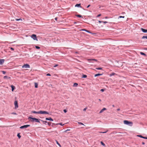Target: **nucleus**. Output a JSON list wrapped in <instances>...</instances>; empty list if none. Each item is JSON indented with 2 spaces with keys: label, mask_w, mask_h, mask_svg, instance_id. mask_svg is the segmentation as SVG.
I'll return each mask as SVG.
<instances>
[{
  "label": "nucleus",
  "mask_w": 147,
  "mask_h": 147,
  "mask_svg": "<svg viewBox=\"0 0 147 147\" xmlns=\"http://www.w3.org/2000/svg\"><path fill=\"white\" fill-rule=\"evenodd\" d=\"M98 22L100 23H101L102 22L101 21H98Z\"/></svg>",
  "instance_id": "nucleus-52"
},
{
  "label": "nucleus",
  "mask_w": 147,
  "mask_h": 147,
  "mask_svg": "<svg viewBox=\"0 0 147 147\" xmlns=\"http://www.w3.org/2000/svg\"><path fill=\"white\" fill-rule=\"evenodd\" d=\"M146 139H147V137H146Z\"/></svg>",
  "instance_id": "nucleus-60"
},
{
  "label": "nucleus",
  "mask_w": 147,
  "mask_h": 147,
  "mask_svg": "<svg viewBox=\"0 0 147 147\" xmlns=\"http://www.w3.org/2000/svg\"><path fill=\"white\" fill-rule=\"evenodd\" d=\"M119 134H122V133H121V132H119Z\"/></svg>",
  "instance_id": "nucleus-58"
},
{
  "label": "nucleus",
  "mask_w": 147,
  "mask_h": 147,
  "mask_svg": "<svg viewBox=\"0 0 147 147\" xmlns=\"http://www.w3.org/2000/svg\"><path fill=\"white\" fill-rule=\"evenodd\" d=\"M16 20L17 21H22V20L21 19H16Z\"/></svg>",
  "instance_id": "nucleus-24"
},
{
  "label": "nucleus",
  "mask_w": 147,
  "mask_h": 147,
  "mask_svg": "<svg viewBox=\"0 0 147 147\" xmlns=\"http://www.w3.org/2000/svg\"><path fill=\"white\" fill-rule=\"evenodd\" d=\"M87 77V76L85 75H83L82 77V78H86Z\"/></svg>",
  "instance_id": "nucleus-20"
},
{
  "label": "nucleus",
  "mask_w": 147,
  "mask_h": 147,
  "mask_svg": "<svg viewBox=\"0 0 147 147\" xmlns=\"http://www.w3.org/2000/svg\"><path fill=\"white\" fill-rule=\"evenodd\" d=\"M123 123L125 124L128 125L130 126H132L133 124L132 122L128 121L127 120L124 121Z\"/></svg>",
  "instance_id": "nucleus-1"
},
{
  "label": "nucleus",
  "mask_w": 147,
  "mask_h": 147,
  "mask_svg": "<svg viewBox=\"0 0 147 147\" xmlns=\"http://www.w3.org/2000/svg\"><path fill=\"white\" fill-rule=\"evenodd\" d=\"M69 130H69V129H67V130H66V131H69Z\"/></svg>",
  "instance_id": "nucleus-54"
},
{
  "label": "nucleus",
  "mask_w": 147,
  "mask_h": 147,
  "mask_svg": "<svg viewBox=\"0 0 147 147\" xmlns=\"http://www.w3.org/2000/svg\"><path fill=\"white\" fill-rule=\"evenodd\" d=\"M141 30L143 33H147V29H145L143 28H141Z\"/></svg>",
  "instance_id": "nucleus-9"
},
{
  "label": "nucleus",
  "mask_w": 147,
  "mask_h": 147,
  "mask_svg": "<svg viewBox=\"0 0 147 147\" xmlns=\"http://www.w3.org/2000/svg\"><path fill=\"white\" fill-rule=\"evenodd\" d=\"M47 76H51V75L49 74H47Z\"/></svg>",
  "instance_id": "nucleus-42"
},
{
  "label": "nucleus",
  "mask_w": 147,
  "mask_h": 147,
  "mask_svg": "<svg viewBox=\"0 0 147 147\" xmlns=\"http://www.w3.org/2000/svg\"><path fill=\"white\" fill-rule=\"evenodd\" d=\"M90 61H88L90 63V64H91V65H92V62H90Z\"/></svg>",
  "instance_id": "nucleus-44"
},
{
  "label": "nucleus",
  "mask_w": 147,
  "mask_h": 147,
  "mask_svg": "<svg viewBox=\"0 0 147 147\" xmlns=\"http://www.w3.org/2000/svg\"><path fill=\"white\" fill-rule=\"evenodd\" d=\"M53 124V125H62V126H63V125H64L62 124V123H56V124L54 123Z\"/></svg>",
  "instance_id": "nucleus-16"
},
{
  "label": "nucleus",
  "mask_w": 147,
  "mask_h": 147,
  "mask_svg": "<svg viewBox=\"0 0 147 147\" xmlns=\"http://www.w3.org/2000/svg\"><path fill=\"white\" fill-rule=\"evenodd\" d=\"M45 119L46 120L50 121H53V119L51 117L46 118Z\"/></svg>",
  "instance_id": "nucleus-8"
},
{
  "label": "nucleus",
  "mask_w": 147,
  "mask_h": 147,
  "mask_svg": "<svg viewBox=\"0 0 147 147\" xmlns=\"http://www.w3.org/2000/svg\"><path fill=\"white\" fill-rule=\"evenodd\" d=\"M63 111L65 113H66L67 112V111L66 109H64L63 110Z\"/></svg>",
  "instance_id": "nucleus-36"
},
{
  "label": "nucleus",
  "mask_w": 147,
  "mask_h": 147,
  "mask_svg": "<svg viewBox=\"0 0 147 147\" xmlns=\"http://www.w3.org/2000/svg\"><path fill=\"white\" fill-rule=\"evenodd\" d=\"M90 6V5H89L87 6V8L89 7Z\"/></svg>",
  "instance_id": "nucleus-48"
},
{
  "label": "nucleus",
  "mask_w": 147,
  "mask_h": 147,
  "mask_svg": "<svg viewBox=\"0 0 147 147\" xmlns=\"http://www.w3.org/2000/svg\"><path fill=\"white\" fill-rule=\"evenodd\" d=\"M80 5H81V4L80 3L77 4H76L75 5V7H81V6Z\"/></svg>",
  "instance_id": "nucleus-11"
},
{
  "label": "nucleus",
  "mask_w": 147,
  "mask_h": 147,
  "mask_svg": "<svg viewBox=\"0 0 147 147\" xmlns=\"http://www.w3.org/2000/svg\"><path fill=\"white\" fill-rule=\"evenodd\" d=\"M37 49H40V47H39L36 46L35 47Z\"/></svg>",
  "instance_id": "nucleus-33"
},
{
  "label": "nucleus",
  "mask_w": 147,
  "mask_h": 147,
  "mask_svg": "<svg viewBox=\"0 0 147 147\" xmlns=\"http://www.w3.org/2000/svg\"><path fill=\"white\" fill-rule=\"evenodd\" d=\"M105 18H106V19H107V17H105Z\"/></svg>",
  "instance_id": "nucleus-57"
},
{
  "label": "nucleus",
  "mask_w": 147,
  "mask_h": 147,
  "mask_svg": "<svg viewBox=\"0 0 147 147\" xmlns=\"http://www.w3.org/2000/svg\"><path fill=\"white\" fill-rule=\"evenodd\" d=\"M96 69L98 70H102V68L101 67L97 68H96Z\"/></svg>",
  "instance_id": "nucleus-31"
},
{
  "label": "nucleus",
  "mask_w": 147,
  "mask_h": 147,
  "mask_svg": "<svg viewBox=\"0 0 147 147\" xmlns=\"http://www.w3.org/2000/svg\"><path fill=\"white\" fill-rule=\"evenodd\" d=\"M41 121L43 122V123H47V121H43L42 120H41Z\"/></svg>",
  "instance_id": "nucleus-38"
},
{
  "label": "nucleus",
  "mask_w": 147,
  "mask_h": 147,
  "mask_svg": "<svg viewBox=\"0 0 147 147\" xmlns=\"http://www.w3.org/2000/svg\"><path fill=\"white\" fill-rule=\"evenodd\" d=\"M83 30V31H85L86 32H88V33H90V32H89L88 31H87L86 30Z\"/></svg>",
  "instance_id": "nucleus-30"
},
{
  "label": "nucleus",
  "mask_w": 147,
  "mask_h": 147,
  "mask_svg": "<svg viewBox=\"0 0 147 147\" xmlns=\"http://www.w3.org/2000/svg\"><path fill=\"white\" fill-rule=\"evenodd\" d=\"M142 38L143 39H144V38H146V39H147V36H143L142 37Z\"/></svg>",
  "instance_id": "nucleus-23"
},
{
  "label": "nucleus",
  "mask_w": 147,
  "mask_h": 147,
  "mask_svg": "<svg viewBox=\"0 0 147 147\" xmlns=\"http://www.w3.org/2000/svg\"><path fill=\"white\" fill-rule=\"evenodd\" d=\"M86 109H87V108H84L83 109V111H86Z\"/></svg>",
  "instance_id": "nucleus-39"
},
{
  "label": "nucleus",
  "mask_w": 147,
  "mask_h": 147,
  "mask_svg": "<svg viewBox=\"0 0 147 147\" xmlns=\"http://www.w3.org/2000/svg\"><path fill=\"white\" fill-rule=\"evenodd\" d=\"M106 109L105 108H103V109H102L101 111H100V113H102Z\"/></svg>",
  "instance_id": "nucleus-13"
},
{
  "label": "nucleus",
  "mask_w": 147,
  "mask_h": 147,
  "mask_svg": "<svg viewBox=\"0 0 147 147\" xmlns=\"http://www.w3.org/2000/svg\"><path fill=\"white\" fill-rule=\"evenodd\" d=\"M58 65L57 64H56L54 66V67H56Z\"/></svg>",
  "instance_id": "nucleus-41"
},
{
  "label": "nucleus",
  "mask_w": 147,
  "mask_h": 147,
  "mask_svg": "<svg viewBox=\"0 0 147 147\" xmlns=\"http://www.w3.org/2000/svg\"><path fill=\"white\" fill-rule=\"evenodd\" d=\"M76 16L77 17H78L81 18L82 17V16L81 15H77Z\"/></svg>",
  "instance_id": "nucleus-29"
},
{
  "label": "nucleus",
  "mask_w": 147,
  "mask_h": 147,
  "mask_svg": "<svg viewBox=\"0 0 147 147\" xmlns=\"http://www.w3.org/2000/svg\"><path fill=\"white\" fill-rule=\"evenodd\" d=\"M28 119H32V122H33L34 121L36 122H38L39 123H40V121L39 120L36 118H32L30 117H29L28 118Z\"/></svg>",
  "instance_id": "nucleus-2"
},
{
  "label": "nucleus",
  "mask_w": 147,
  "mask_h": 147,
  "mask_svg": "<svg viewBox=\"0 0 147 147\" xmlns=\"http://www.w3.org/2000/svg\"><path fill=\"white\" fill-rule=\"evenodd\" d=\"M11 114H13L15 115H17V114L15 113H11Z\"/></svg>",
  "instance_id": "nucleus-40"
},
{
  "label": "nucleus",
  "mask_w": 147,
  "mask_h": 147,
  "mask_svg": "<svg viewBox=\"0 0 147 147\" xmlns=\"http://www.w3.org/2000/svg\"><path fill=\"white\" fill-rule=\"evenodd\" d=\"M11 91L12 92H13L15 89V87L13 85H11Z\"/></svg>",
  "instance_id": "nucleus-12"
},
{
  "label": "nucleus",
  "mask_w": 147,
  "mask_h": 147,
  "mask_svg": "<svg viewBox=\"0 0 147 147\" xmlns=\"http://www.w3.org/2000/svg\"><path fill=\"white\" fill-rule=\"evenodd\" d=\"M30 125H25L22 126H21L20 127V129H23L24 128H27L28 127H30Z\"/></svg>",
  "instance_id": "nucleus-6"
},
{
  "label": "nucleus",
  "mask_w": 147,
  "mask_h": 147,
  "mask_svg": "<svg viewBox=\"0 0 147 147\" xmlns=\"http://www.w3.org/2000/svg\"><path fill=\"white\" fill-rule=\"evenodd\" d=\"M55 20H57V18H55Z\"/></svg>",
  "instance_id": "nucleus-56"
},
{
  "label": "nucleus",
  "mask_w": 147,
  "mask_h": 147,
  "mask_svg": "<svg viewBox=\"0 0 147 147\" xmlns=\"http://www.w3.org/2000/svg\"><path fill=\"white\" fill-rule=\"evenodd\" d=\"M144 138V139H146V137H143L142 138Z\"/></svg>",
  "instance_id": "nucleus-49"
},
{
  "label": "nucleus",
  "mask_w": 147,
  "mask_h": 147,
  "mask_svg": "<svg viewBox=\"0 0 147 147\" xmlns=\"http://www.w3.org/2000/svg\"><path fill=\"white\" fill-rule=\"evenodd\" d=\"M39 114H49V113L48 112H47V111H39Z\"/></svg>",
  "instance_id": "nucleus-5"
},
{
  "label": "nucleus",
  "mask_w": 147,
  "mask_h": 147,
  "mask_svg": "<svg viewBox=\"0 0 147 147\" xmlns=\"http://www.w3.org/2000/svg\"><path fill=\"white\" fill-rule=\"evenodd\" d=\"M142 144L143 145H144L145 144V143L144 142H142Z\"/></svg>",
  "instance_id": "nucleus-53"
},
{
  "label": "nucleus",
  "mask_w": 147,
  "mask_h": 147,
  "mask_svg": "<svg viewBox=\"0 0 147 147\" xmlns=\"http://www.w3.org/2000/svg\"><path fill=\"white\" fill-rule=\"evenodd\" d=\"M78 85L77 83H75L74 84L73 86L74 87H76L78 86Z\"/></svg>",
  "instance_id": "nucleus-14"
},
{
  "label": "nucleus",
  "mask_w": 147,
  "mask_h": 147,
  "mask_svg": "<svg viewBox=\"0 0 147 147\" xmlns=\"http://www.w3.org/2000/svg\"><path fill=\"white\" fill-rule=\"evenodd\" d=\"M31 37L34 40H36L37 41H38V39H37L36 36V34H33L31 36Z\"/></svg>",
  "instance_id": "nucleus-3"
},
{
  "label": "nucleus",
  "mask_w": 147,
  "mask_h": 147,
  "mask_svg": "<svg viewBox=\"0 0 147 147\" xmlns=\"http://www.w3.org/2000/svg\"><path fill=\"white\" fill-rule=\"evenodd\" d=\"M56 142L57 144L59 146V147H61L60 144L58 143V141L57 140H56Z\"/></svg>",
  "instance_id": "nucleus-19"
},
{
  "label": "nucleus",
  "mask_w": 147,
  "mask_h": 147,
  "mask_svg": "<svg viewBox=\"0 0 147 147\" xmlns=\"http://www.w3.org/2000/svg\"><path fill=\"white\" fill-rule=\"evenodd\" d=\"M32 113H36V114H39L40 113L39 111L38 112H36V111H32Z\"/></svg>",
  "instance_id": "nucleus-15"
},
{
  "label": "nucleus",
  "mask_w": 147,
  "mask_h": 147,
  "mask_svg": "<svg viewBox=\"0 0 147 147\" xmlns=\"http://www.w3.org/2000/svg\"><path fill=\"white\" fill-rule=\"evenodd\" d=\"M140 53L141 55H146V54L143 52H140Z\"/></svg>",
  "instance_id": "nucleus-28"
},
{
  "label": "nucleus",
  "mask_w": 147,
  "mask_h": 147,
  "mask_svg": "<svg viewBox=\"0 0 147 147\" xmlns=\"http://www.w3.org/2000/svg\"><path fill=\"white\" fill-rule=\"evenodd\" d=\"M115 74V73H112L110 75V76H112L114 75Z\"/></svg>",
  "instance_id": "nucleus-22"
},
{
  "label": "nucleus",
  "mask_w": 147,
  "mask_h": 147,
  "mask_svg": "<svg viewBox=\"0 0 147 147\" xmlns=\"http://www.w3.org/2000/svg\"><path fill=\"white\" fill-rule=\"evenodd\" d=\"M4 61L3 59H0V65H2L4 63Z\"/></svg>",
  "instance_id": "nucleus-10"
},
{
  "label": "nucleus",
  "mask_w": 147,
  "mask_h": 147,
  "mask_svg": "<svg viewBox=\"0 0 147 147\" xmlns=\"http://www.w3.org/2000/svg\"><path fill=\"white\" fill-rule=\"evenodd\" d=\"M22 67V68H30V66L28 64H26L23 65Z\"/></svg>",
  "instance_id": "nucleus-4"
},
{
  "label": "nucleus",
  "mask_w": 147,
  "mask_h": 147,
  "mask_svg": "<svg viewBox=\"0 0 147 147\" xmlns=\"http://www.w3.org/2000/svg\"><path fill=\"white\" fill-rule=\"evenodd\" d=\"M100 143L103 146H105V144L104 143L102 142H100Z\"/></svg>",
  "instance_id": "nucleus-25"
},
{
  "label": "nucleus",
  "mask_w": 147,
  "mask_h": 147,
  "mask_svg": "<svg viewBox=\"0 0 147 147\" xmlns=\"http://www.w3.org/2000/svg\"><path fill=\"white\" fill-rule=\"evenodd\" d=\"M107 132V131H105V132H102V133H106V132Z\"/></svg>",
  "instance_id": "nucleus-47"
},
{
  "label": "nucleus",
  "mask_w": 147,
  "mask_h": 147,
  "mask_svg": "<svg viewBox=\"0 0 147 147\" xmlns=\"http://www.w3.org/2000/svg\"><path fill=\"white\" fill-rule=\"evenodd\" d=\"M100 91L102 92H104V90L103 89H101V90H100Z\"/></svg>",
  "instance_id": "nucleus-43"
},
{
  "label": "nucleus",
  "mask_w": 147,
  "mask_h": 147,
  "mask_svg": "<svg viewBox=\"0 0 147 147\" xmlns=\"http://www.w3.org/2000/svg\"><path fill=\"white\" fill-rule=\"evenodd\" d=\"M11 49L12 50H14V49L13 48H11Z\"/></svg>",
  "instance_id": "nucleus-50"
},
{
  "label": "nucleus",
  "mask_w": 147,
  "mask_h": 147,
  "mask_svg": "<svg viewBox=\"0 0 147 147\" xmlns=\"http://www.w3.org/2000/svg\"><path fill=\"white\" fill-rule=\"evenodd\" d=\"M78 123L79 124H80V125H84L83 123H81V122H78Z\"/></svg>",
  "instance_id": "nucleus-32"
},
{
  "label": "nucleus",
  "mask_w": 147,
  "mask_h": 147,
  "mask_svg": "<svg viewBox=\"0 0 147 147\" xmlns=\"http://www.w3.org/2000/svg\"><path fill=\"white\" fill-rule=\"evenodd\" d=\"M101 16V14H98V16H97V17H99L100 16Z\"/></svg>",
  "instance_id": "nucleus-45"
},
{
  "label": "nucleus",
  "mask_w": 147,
  "mask_h": 147,
  "mask_svg": "<svg viewBox=\"0 0 147 147\" xmlns=\"http://www.w3.org/2000/svg\"><path fill=\"white\" fill-rule=\"evenodd\" d=\"M102 132H100V133H102Z\"/></svg>",
  "instance_id": "nucleus-59"
},
{
  "label": "nucleus",
  "mask_w": 147,
  "mask_h": 147,
  "mask_svg": "<svg viewBox=\"0 0 147 147\" xmlns=\"http://www.w3.org/2000/svg\"><path fill=\"white\" fill-rule=\"evenodd\" d=\"M117 111H119V110H120V109H117Z\"/></svg>",
  "instance_id": "nucleus-55"
},
{
  "label": "nucleus",
  "mask_w": 147,
  "mask_h": 147,
  "mask_svg": "<svg viewBox=\"0 0 147 147\" xmlns=\"http://www.w3.org/2000/svg\"><path fill=\"white\" fill-rule=\"evenodd\" d=\"M137 136L139 137H140L141 138H142L143 137V136H142L141 135H137Z\"/></svg>",
  "instance_id": "nucleus-34"
},
{
  "label": "nucleus",
  "mask_w": 147,
  "mask_h": 147,
  "mask_svg": "<svg viewBox=\"0 0 147 147\" xmlns=\"http://www.w3.org/2000/svg\"><path fill=\"white\" fill-rule=\"evenodd\" d=\"M125 18V17L124 16H119V17L118 18Z\"/></svg>",
  "instance_id": "nucleus-27"
},
{
  "label": "nucleus",
  "mask_w": 147,
  "mask_h": 147,
  "mask_svg": "<svg viewBox=\"0 0 147 147\" xmlns=\"http://www.w3.org/2000/svg\"><path fill=\"white\" fill-rule=\"evenodd\" d=\"M8 78V76H5L4 77V79H7Z\"/></svg>",
  "instance_id": "nucleus-35"
},
{
  "label": "nucleus",
  "mask_w": 147,
  "mask_h": 147,
  "mask_svg": "<svg viewBox=\"0 0 147 147\" xmlns=\"http://www.w3.org/2000/svg\"><path fill=\"white\" fill-rule=\"evenodd\" d=\"M34 85H35V87L36 88H37L38 86V84L37 83H35Z\"/></svg>",
  "instance_id": "nucleus-18"
},
{
  "label": "nucleus",
  "mask_w": 147,
  "mask_h": 147,
  "mask_svg": "<svg viewBox=\"0 0 147 147\" xmlns=\"http://www.w3.org/2000/svg\"><path fill=\"white\" fill-rule=\"evenodd\" d=\"M2 73H3V74H5L6 73L4 71H3Z\"/></svg>",
  "instance_id": "nucleus-37"
},
{
  "label": "nucleus",
  "mask_w": 147,
  "mask_h": 147,
  "mask_svg": "<svg viewBox=\"0 0 147 147\" xmlns=\"http://www.w3.org/2000/svg\"><path fill=\"white\" fill-rule=\"evenodd\" d=\"M87 60L88 61H91V60H94L95 61H97V60L95 59H88Z\"/></svg>",
  "instance_id": "nucleus-21"
},
{
  "label": "nucleus",
  "mask_w": 147,
  "mask_h": 147,
  "mask_svg": "<svg viewBox=\"0 0 147 147\" xmlns=\"http://www.w3.org/2000/svg\"><path fill=\"white\" fill-rule=\"evenodd\" d=\"M107 22L106 21H105V22H103V23H105H105H107Z\"/></svg>",
  "instance_id": "nucleus-46"
},
{
  "label": "nucleus",
  "mask_w": 147,
  "mask_h": 147,
  "mask_svg": "<svg viewBox=\"0 0 147 147\" xmlns=\"http://www.w3.org/2000/svg\"><path fill=\"white\" fill-rule=\"evenodd\" d=\"M17 136L18 137V138H20L21 136L20 135V134H18L17 135Z\"/></svg>",
  "instance_id": "nucleus-26"
},
{
  "label": "nucleus",
  "mask_w": 147,
  "mask_h": 147,
  "mask_svg": "<svg viewBox=\"0 0 147 147\" xmlns=\"http://www.w3.org/2000/svg\"><path fill=\"white\" fill-rule=\"evenodd\" d=\"M11 78L10 77H8L7 78L8 79H10Z\"/></svg>",
  "instance_id": "nucleus-51"
},
{
  "label": "nucleus",
  "mask_w": 147,
  "mask_h": 147,
  "mask_svg": "<svg viewBox=\"0 0 147 147\" xmlns=\"http://www.w3.org/2000/svg\"><path fill=\"white\" fill-rule=\"evenodd\" d=\"M14 105H15V108L17 109L18 107V103L17 101H15L14 102Z\"/></svg>",
  "instance_id": "nucleus-7"
},
{
  "label": "nucleus",
  "mask_w": 147,
  "mask_h": 147,
  "mask_svg": "<svg viewBox=\"0 0 147 147\" xmlns=\"http://www.w3.org/2000/svg\"><path fill=\"white\" fill-rule=\"evenodd\" d=\"M102 75V74H96L95 75L94 77H97V76H101Z\"/></svg>",
  "instance_id": "nucleus-17"
}]
</instances>
